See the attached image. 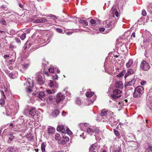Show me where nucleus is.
<instances>
[{"instance_id": "nucleus-1", "label": "nucleus", "mask_w": 152, "mask_h": 152, "mask_svg": "<svg viewBox=\"0 0 152 152\" xmlns=\"http://www.w3.org/2000/svg\"><path fill=\"white\" fill-rule=\"evenodd\" d=\"M118 20L117 18H116L115 17L113 16L109 20L104 21L103 24L105 28H109V30L110 31L115 27Z\"/></svg>"}, {"instance_id": "nucleus-2", "label": "nucleus", "mask_w": 152, "mask_h": 152, "mask_svg": "<svg viewBox=\"0 0 152 152\" xmlns=\"http://www.w3.org/2000/svg\"><path fill=\"white\" fill-rule=\"evenodd\" d=\"M144 89L141 86H139L136 87L134 90L133 94V97L134 98L140 97L144 92Z\"/></svg>"}, {"instance_id": "nucleus-3", "label": "nucleus", "mask_w": 152, "mask_h": 152, "mask_svg": "<svg viewBox=\"0 0 152 152\" xmlns=\"http://www.w3.org/2000/svg\"><path fill=\"white\" fill-rule=\"evenodd\" d=\"M27 92L28 93H31L32 92V88L34 86L33 81L31 79L28 78L25 84H24Z\"/></svg>"}, {"instance_id": "nucleus-4", "label": "nucleus", "mask_w": 152, "mask_h": 152, "mask_svg": "<svg viewBox=\"0 0 152 152\" xmlns=\"http://www.w3.org/2000/svg\"><path fill=\"white\" fill-rule=\"evenodd\" d=\"M122 92L118 89H115L113 91V94L111 95L113 99H115L121 97V94Z\"/></svg>"}, {"instance_id": "nucleus-5", "label": "nucleus", "mask_w": 152, "mask_h": 152, "mask_svg": "<svg viewBox=\"0 0 152 152\" xmlns=\"http://www.w3.org/2000/svg\"><path fill=\"white\" fill-rule=\"evenodd\" d=\"M140 67L141 69L145 71H148L150 68L149 64L144 60L142 61Z\"/></svg>"}, {"instance_id": "nucleus-6", "label": "nucleus", "mask_w": 152, "mask_h": 152, "mask_svg": "<svg viewBox=\"0 0 152 152\" xmlns=\"http://www.w3.org/2000/svg\"><path fill=\"white\" fill-rule=\"evenodd\" d=\"M65 98V94L61 92H58L56 95V101L58 104L63 101Z\"/></svg>"}, {"instance_id": "nucleus-7", "label": "nucleus", "mask_w": 152, "mask_h": 152, "mask_svg": "<svg viewBox=\"0 0 152 152\" xmlns=\"http://www.w3.org/2000/svg\"><path fill=\"white\" fill-rule=\"evenodd\" d=\"M24 113H28L29 115L33 116L36 115V110L34 107H31L29 108L28 110H25Z\"/></svg>"}, {"instance_id": "nucleus-8", "label": "nucleus", "mask_w": 152, "mask_h": 152, "mask_svg": "<svg viewBox=\"0 0 152 152\" xmlns=\"http://www.w3.org/2000/svg\"><path fill=\"white\" fill-rule=\"evenodd\" d=\"M113 114V113H112V112L108 110L104 109L101 111L100 114L101 117H102L108 115H111Z\"/></svg>"}, {"instance_id": "nucleus-9", "label": "nucleus", "mask_w": 152, "mask_h": 152, "mask_svg": "<svg viewBox=\"0 0 152 152\" xmlns=\"http://www.w3.org/2000/svg\"><path fill=\"white\" fill-rule=\"evenodd\" d=\"M69 141V138L64 135L61 138L60 140L58 141V143L64 145L68 142Z\"/></svg>"}, {"instance_id": "nucleus-10", "label": "nucleus", "mask_w": 152, "mask_h": 152, "mask_svg": "<svg viewBox=\"0 0 152 152\" xmlns=\"http://www.w3.org/2000/svg\"><path fill=\"white\" fill-rule=\"evenodd\" d=\"M36 80L38 84L40 85L44 84L45 79L43 78L41 75H38L36 77Z\"/></svg>"}, {"instance_id": "nucleus-11", "label": "nucleus", "mask_w": 152, "mask_h": 152, "mask_svg": "<svg viewBox=\"0 0 152 152\" xmlns=\"http://www.w3.org/2000/svg\"><path fill=\"white\" fill-rule=\"evenodd\" d=\"M13 54L12 56L13 57H12V59H10L8 62L9 65H12L13 64L15 61V59L16 58V53L15 51H13L12 53Z\"/></svg>"}, {"instance_id": "nucleus-12", "label": "nucleus", "mask_w": 152, "mask_h": 152, "mask_svg": "<svg viewBox=\"0 0 152 152\" xmlns=\"http://www.w3.org/2000/svg\"><path fill=\"white\" fill-rule=\"evenodd\" d=\"M136 68L137 66L133 68V69H128L127 71V72L126 73V74L125 75V78H126L129 75L133 74L134 73V70L136 69Z\"/></svg>"}, {"instance_id": "nucleus-13", "label": "nucleus", "mask_w": 152, "mask_h": 152, "mask_svg": "<svg viewBox=\"0 0 152 152\" xmlns=\"http://www.w3.org/2000/svg\"><path fill=\"white\" fill-rule=\"evenodd\" d=\"M55 100L54 96L52 95L49 96L47 99L48 103L49 104L53 103Z\"/></svg>"}, {"instance_id": "nucleus-14", "label": "nucleus", "mask_w": 152, "mask_h": 152, "mask_svg": "<svg viewBox=\"0 0 152 152\" xmlns=\"http://www.w3.org/2000/svg\"><path fill=\"white\" fill-rule=\"evenodd\" d=\"M48 86L50 87H53L56 88H58V84L57 83L52 80L50 81V82L48 84Z\"/></svg>"}, {"instance_id": "nucleus-15", "label": "nucleus", "mask_w": 152, "mask_h": 152, "mask_svg": "<svg viewBox=\"0 0 152 152\" xmlns=\"http://www.w3.org/2000/svg\"><path fill=\"white\" fill-rule=\"evenodd\" d=\"M39 98L42 100H45L46 98V95L44 92H40L38 95Z\"/></svg>"}, {"instance_id": "nucleus-16", "label": "nucleus", "mask_w": 152, "mask_h": 152, "mask_svg": "<svg viewBox=\"0 0 152 152\" xmlns=\"http://www.w3.org/2000/svg\"><path fill=\"white\" fill-rule=\"evenodd\" d=\"M0 83L1 84V85L0 86L1 87H0V90L1 93V94L3 95L4 96H5V94H4V92L3 90H1V88L3 89V88H4V91H7V89H6L5 88V86L4 85V83L2 80H1L0 81Z\"/></svg>"}, {"instance_id": "nucleus-17", "label": "nucleus", "mask_w": 152, "mask_h": 152, "mask_svg": "<svg viewBox=\"0 0 152 152\" xmlns=\"http://www.w3.org/2000/svg\"><path fill=\"white\" fill-rule=\"evenodd\" d=\"M7 150L8 152H16L18 151V149L15 147L10 146L8 148Z\"/></svg>"}, {"instance_id": "nucleus-18", "label": "nucleus", "mask_w": 152, "mask_h": 152, "mask_svg": "<svg viewBox=\"0 0 152 152\" xmlns=\"http://www.w3.org/2000/svg\"><path fill=\"white\" fill-rule=\"evenodd\" d=\"M47 19L45 18H42L39 19L34 20V23H44L47 21Z\"/></svg>"}, {"instance_id": "nucleus-19", "label": "nucleus", "mask_w": 152, "mask_h": 152, "mask_svg": "<svg viewBox=\"0 0 152 152\" xmlns=\"http://www.w3.org/2000/svg\"><path fill=\"white\" fill-rule=\"evenodd\" d=\"M115 87L121 88L123 87V84L122 81H119L115 82Z\"/></svg>"}, {"instance_id": "nucleus-20", "label": "nucleus", "mask_w": 152, "mask_h": 152, "mask_svg": "<svg viewBox=\"0 0 152 152\" xmlns=\"http://www.w3.org/2000/svg\"><path fill=\"white\" fill-rule=\"evenodd\" d=\"M110 115H108L104 117H101V121L108 123L109 122V118Z\"/></svg>"}, {"instance_id": "nucleus-21", "label": "nucleus", "mask_w": 152, "mask_h": 152, "mask_svg": "<svg viewBox=\"0 0 152 152\" xmlns=\"http://www.w3.org/2000/svg\"><path fill=\"white\" fill-rule=\"evenodd\" d=\"M111 10L113 11V13L114 15H115L117 17H118L119 16V13L118 11L116 10V7L114 6L111 9Z\"/></svg>"}, {"instance_id": "nucleus-22", "label": "nucleus", "mask_w": 152, "mask_h": 152, "mask_svg": "<svg viewBox=\"0 0 152 152\" xmlns=\"http://www.w3.org/2000/svg\"><path fill=\"white\" fill-rule=\"evenodd\" d=\"M57 130L58 131L61 132L64 134H65L66 132L65 130L62 125L58 126L57 128Z\"/></svg>"}, {"instance_id": "nucleus-23", "label": "nucleus", "mask_w": 152, "mask_h": 152, "mask_svg": "<svg viewBox=\"0 0 152 152\" xmlns=\"http://www.w3.org/2000/svg\"><path fill=\"white\" fill-rule=\"evenodd\" d=\"M113 131L114 134L117 137V139H118L121 137V135L120 134L118 131L117 129H113Z\"/></svg>"}, {"instance_id": "nucleus-24", "label": "nucleus", "mask_w": 152, "mask_h": 152, "mask_svg": "<svg viewBox=\"0 0 152 152\" xmlns=\"http://www.w3.org/2000/svg\"><path fill=\"white\" fill-rule=\"evenodd\" d=\"M133 63V60L130 58L129 60L128 61L126 64V66L127 68H129Z\"/></svg>"}, {"instance_id": "nucleus-25", "label": "nucleus", "mask_w": 152, "mask_h": 152, "mask_svg": "<svg viewBox=\"0 0 152 152\" xmlns=\"http://www.w3.org/2000/svg\"><path fill=\"white\" fill-rule=\"evenodd\" d=\"M136 81V79H134L132 80L131 81H129L126 84L125 86H132L133 85L135 82Z\"/></svg>"}, {"instance_id": "nucleus-26", "label": "nucleus", "mask_w": 152, "mask_h": 152, "mask_svg": "<svg viewBox=\"0 0 152 152\" xmlns=\"http://www.w3.org/2000/svg\"><path fill=\"white\" fill-rule=\"evenodd\" d=\"M59 113V110L58 109H56L54 110L52 113V115L53 117H56L58 115Z\"/></svg>"}, {"instance_id": "nucleus-27", "label": "nucleus", "mask_w": 152, "mask_h": 152, "mask_svg": "<svg viewBox=\"0 0 152 152\" xmlns=\"http://www.w3.org/2000/svg\"><path fill=\"white\" fill-rule=\"evenodd\" d=\"M79 22L80 24H82L84 26L88 25V22L85 20H80L79 21Z\"/></svg>"}, {"instance_id": "nucleus-28", "label": "nucleus", "mask_w": 152, "mask_h": 152, "mask_svg": "<svg viewBox=\"0 0 152 152\" xmlns=\"http://www.w3.org/2000/svg\"><path fill=\"white\" fill-rule=\"evenodd\" d=\"M87 133L90 134V135L93 134L94 133V129L90 128H88L87 130Z\"/></svg>"}, {"instance_id": "nucleus-29", "label": "nucleus", "mask_w": 152, "mask_h": 152, "mask_svg": "<svg viewBox=\"0 0 152 152\" xmlns=\"http://www.w3.org/2000/svg\"><path fill=\"white\" fill-rule=\"evenodd\" d=\"M55 129L53 127H50L48 129V133L49 134H52L54 133Z\"/></svg>"}, {"instance_id": "nucleus-30", "label": "nucleus", "mask_w": 152, "mask_h": 152, "mask_svg": "<svg viewBox=\"0 0 152 152\" xmlns=\"http://www.w3.org/2000/svg\"><path fill=\"white\" fill-rule=\"evenodd\" d=\"M126 73V70H124L122 72L120 73L117 75V77H122Z\"/></svg>"}, {"instance_id": "nucleus-31", "label": "nucleus", "mask_w": 152, "mask_h": 152, "mask_svg": "<svg viewBox=\"0 0 152 152\" xmlns=\"http://www.w3.org/2000/svg\"><path fill=\"white\" fill-rule=\"evenodd\" d=\"M94 94V93L93 92H87L86 94V95L87 97L90 98Z\"/></svg>"}, {"instance_id": "nucleus-32", "label": "nucleus", "mask_w": 152, "mask_h": 152, "mask_svg": "<svg viewBox=\"0 0 152 152\" xmlns=\"http://www.w3.org/2000/svg\"><path fill=\"white\" fill-rule=\"evenodd\" d=\"M46 91L48 94H53L56 92L55 90L54 89H52V90L48 89Z\"/></svg>"}, {"instance_id": "nucleus-33", "label": "nucleus", "mask_w": 152, "mask_h": 152, "mask_svg": "<svg viewBox=\"0 0 152 152\" xmlns=\"http://www.w3.org/2000/svg\"><path fill=\"white\" fill-rule=\"evenodd\" d=\"M121 149L119 147H115L113 152H121Z\"/></svg>"}, {"instance_id": "nucleus-34", "label": "nucleus", "mask_w": 152, "mask_h": 152, "mask_svg": "<svg viewBox=\"0 0 152 152\" xmlns=\"http://www.w3.org/2000/svg\"><path fill=\"white\" fill-rule=\"evenodd\" d=\"M94 133L95 134H94V135L95 136H97V134H98L99 133L100 131L98 129V128L96 129V128H94Z\"/></svg>"}, {"instance_id": "nucleus-35", "label": "nucleus", "mask_w": 152, "mask_h": 152, "mask_svg": "<svg viewBox=\"0 0 152 152\" xmlns=\"http://www.w3.org/2000/svg\"><path fill=\"white\" fill-rule=\"evenodd\" d=\"M45 144L43 142L42 143L41 145V149L42 152H45Z\"/></svg>"}, {"instance_id": "nucleus-36", "label": "nucleus", "mask_w": 152, "mask_h": 152, "mask_svg": "<svg viewBox=\"0 0 152 152\" xmlns=\"http://www.w3.org/2000/svg\"><path fill=\"white\" fill-rule=\"evenodd\" d=\"M56 66L55 67V66L52 67H50L48 69V71L50 72L53 73L54 72L55 69H56Z\"/></svg>"}, {"instance_id": "nucleus-37", "label": "nucleus", "mask_w": 152, "mask_h": 152, "mask_svg": "<svg viewBox=\"0 0 152 152\" xmlns=\"http://www.w3.org/2000/svg\"><path fill=\"white\" fill-rule=\"evenodd\" d=\"M109 122L108 123V124H109L110 123H115L116 122V121H115L114 118L113 117L110 118V117L109 118Z\"/></svg>"}, {"instance_id": "nucleus-38", "label": "nucleus", "mask_w": 152, "mask_h": 152, "mask_svg": "<svg viewBox=\"0 0 152 152\" xmlns=\"http://www.w3.org/2000/svg\"><path fill=\"white\" fill-rule=\"evenodd\" d=\"M76 103L79 105H80L81 104V102L79 97L77 98L75 100Z\"/></svg>"}, {"instance_id": "nucleus-39", "label": "nucleus", "mask_w": 152, "mask_h": 152, "mask_svg": "<svg viewBox=\"0 0 152 152\" xmlns=\"http://www.w3.org/2000/svg\"><path fill=\"white\" fill-rule=\"evenodd\" d=\"M65 132H66L65 133V134L67 133L69 135L72 134V132L69 128H67L66 130H65Z\"/></svg>"}, {"instance_id": "nucleus-40", "label": "nucleus", "mask_w": 152, "mask_h": 152, "mask_svg": "<svg viewBox=\"0 0 152 152\" xmlns=\"http://www.w3.org/2000/svg\"><path fill=\"white\" fill-rule=\"evenodd\" d=\"M29 66V64H23L22 68L24 69H26Z\"/></svg>"}, {"instance_id": "nucleus-41", "label": "nucleus", "mask_w": 152, "mask_h": 152, "mask_svg": "<svg viewBox=\"0 0 152 152\" xmlns=\"http://www.w3.org/2000/svg\"><path fill=\"white\" fill-rule=\"evenodd\" d=\"M55 138L57 140H58L59 141L61 138H60V135L58 133H57L55 135Z\"/></svg>"}, {"instance_id": "nucleus-42", "label": "nucleus", "mask_w": 152, "mask_h": 152, "mask_svg": "<svg viewBox=\"0 0 152 152\" xmlns=\"http://www.w3.org/2000/svg\"><path fill=\"white\" fill-rule=\"evenodd\" d=\"M96 147L95 145H92L89 148V150L90 151H92L95 149Z\"/></svg>"}, {"instance_id": "nucleus-43", "label": "nucleus", "mask_w": 152, "mask_h": 152, "mask_svg": "<svg viewBox=\"0 0 152 152\" xmlns=\"http://www.w3.org/2000/svg\"><path fill=\"white\" fill-rule=\"evenodd\" d=\"M90 23L93 26H95L96 25V21L93 19H91L90 21Z\"/></svg>"}, {"instance_id": "nucleus-44", "label": "nucleus", "mask_w": 152, "mask_h": 152, "mask_svg": "<svg viewBox=\"0 0 152 152\" xmlns=\"http://www.w3.org/2000/svg\"><path fill=\"white\" fill-rule=\"evenodd\" d=\"M15 31L14 30H11L8 33L10 35L13 36L15 34Z\"/></svg>"}, {"instance_id": "nucleus-45", "label": "nucleus", "mask_w": 152, "mask_h": 152, "mask_svg": "<svg viewBox=\"0 0 152 152\" xmlns=\"http://www.w3.org/2000/svg\"><path fill=\"white\" fill-rule=\"evenodd\" d=\"M26 37V33H23L22 34L20 37V38L22 40H23Z\"/></svg>"}, {"instance_id": "nucleus-46", "label": "nucleus", "mask_w": 152, "mask_h": 152, "mask_svg": "<svg viewBox=\"0 0 152 152\" xmlns=\"http://www.w3.org/2000/svg\"><path fill=\"white\" fill-rule=\"evenodd\" d=\"M147 96L150 97H152V88L149 91L147 94Z\"/></svg>"}, {"instance_id": "nucleus-47", "label": "nucleus", "mask_w": 152, "mask_h": 152, "mask_svg": "<svg viewBox=\"0 0 152 152\" xmlns=\"http://www.w3.org/2000/svg\"><path fill=\"white\" fill-rule=\"evenodd\" d=\"M146 150L148 152H152V147L151 145H149L147 148Z\"/></svg>"}, {"instance_id": "nucleus-48", "label": "nucleus", "mask_w": 152, "mask_h": 152, "mask_svg": "<svg viewBox=\"0 0 152 152\" xmlns=\"http://www.w3.org/2000/svg\"><path fill=\"white\" fill-rule=\"evenodd\" d=\"M96 95H94L93 97V99L92 100H91V99L89 100V102H90L91 103H93V102H94L95 100L96 99Z\"/></svg>"}, {"instance_id": "nucleus-49", "label": "nucleus", "mask_w": 152, "mask_h": 152, "mask_svg": "<svg viewBox=\"0 0 152 152\" xmlns=\"http://www.w3.org/2000/svg\"><path fill=\"white\" fill-rule=\"evenodd\" d=\"M11 56H10L9 55H4V58L6 60H8V59H10V58H11L12 57H11Z\"/></svg>"}, {"instance_id": "nucleus-50", "label": "nucleus", "mask_w": 152, "mask_h": 152, "mask_svg": "<svg viewBox=\"0 0 152 152\" xmlns=\"http://www.w3.org/2000/svg\"><path fill=\"white\" fill-rule=\"evenodd\" d=\"M15 40L16 42L18 43V44H20L21 41L20 39L17 37H15Z\"/></svg>"}, {"instance_id": "nucleus-51", "label": "nucleus", "mask_w": 152, "mask_h": 152, "mask_svg": "<svg viewBox=\"0 0 152 152\" xmlns=\"http://www.w3.org/2000/svg\"><path fill=\"white\" fill-rule=\"evenodd\" d=\"M15 137L12 135H10L9 137V139L8 140V142H9V140H10V142L12 141L14 138Z\"/></svg>"}, {"instance_id": "nucleus-52", "label": "nucleus", "mask_w": 152, "mask_h": 152, "mask_svg": "<svg viewBox=\"0 0 152 152\" xmlns=\"http://www.w3.org/2000/svg\"><path fill=\"white\" fill-rule=\"evenodd\" d=\"M146 12L144 10H143L142 11V14L144 16H145L146 15Z\"/></svg>"}, {"instance_id": "nucleus-53", "label": "nucleus", "mask_w": 152, "mask_h": 152, "mask_svg": "<svg viewBox=\"0 0 152 152\" xmlns=\"http://www.w3.org/2000/svg\"><path fill=\"white\" fill-rule=\"evenodd\" d=\"M56 30L57 31V32L61 33L63 32V30L62 29L59 28H57L56 29Z\"/></svg>"}, {"instance_id": "nucleus-54", "label": "nucleus", "mask_w": 152, "mask_h": 152, "mask_svg": "<svg viewBox=\"0 0 152 152\" xmlns=\"http://www.w3.org/2000/svg\"><path fill=\"white\" fill-rule=\"evenodd\" d=\"M52 78L54 80H57L58 79V76L57 75H55Z\"/></svg>"}, {"instance_id": "nucleus-55", "label": "nucleus", "mask_w": 152, "mask_h": 152, "mask_svg": "<svg viewBox=\"0 0 152 152\" xmlns=\"http://www.w3.org/2000/svg\"><path fill=\"white\" fill-rule=\"evenodd\" d=\"M9 76L12 78H14V77H13V74L12 73H10L9 74Z\"/></svg>"}, {"instance_id": "nucleus-56", "label": "nucleus", "mask_w": 152, "mask_h": 152, "mask_svg": "<svg viewBox=\"0 0 152 152\" xmlns=\"http://www.w3.org/2000/svg\"><path fill=\"white\" fill-rule=\"evenodd\" d=\"M4 101L3 99H1L0 100V104L1 105H3L4 104Z\"/></svg>"}, {"instance_id": "nucleus-57", "label": "nucleus", "mask_w": 152, "mask_h": 152, "mask_svg": "<svg viewBox=\"0 0 152 152\" xmlns=\"http://www.w3.org/2000/svg\"><path fill=\"white\" fill-rule=\"evenodd\" d=\"M105 30L104 28H99V30L100 31H104Z\"/></svg>"}, {"instance_id": "nucleus-58", "label": "nucleus", "mask_w": 152, "mask_h": 152, "mask_svg": "<svg viewBox=\"0 0 152 152\" xmlns=\"http://www.w3.org/2000/svg\"><path fill=\"white\" fill-rule=\"evenodd\" d=\"M14 68V67H13V66H12V65H9V68L10 69L12 70Z\"/></svg>"}, {"instance_id": "nucleus-59", "label": "nucleus", "mask_w": 152, "mask_h": 152, "mask_svg": "<svg viewBox=\"0 0 152 152\" xmlns=\"http://www.w3.org/2000/svg\"><path fill=\"white\" fill-rule=\"evenodd\" d=\"M43 73L44 74L47 75V76H49V74L46 71H44L43 72Z\"/></svg>"}, {"instance_id": "nucleus-60", "label": "nucleus", "mask_w": 152, "mask_h": 152, "mask_svg": "<svg viewBox=\"0 0 152 152\" xmlns=\"http://www.w3.org/2000/svg\"><path fill=\"white\" fill-rule=\"evenodd\" d=\"M1 8L4 9L5 10H7V8L5 7L4 5H2L1 6Z\"/></svg>"}, {"instance_id": "nucleus-61", "label": "nucleus", "mask_w": 152, "mask_h": 152, "mask_svg": "<svg viewBox=\"0 0 152 152\" xmlns=\"http://www.w3.org/2000/svg\"><path fill=\"white\" fill-rule=\"evenodd\" d=\"M84 133H83L80 136L81 137H83V139H84L85 138V137L84 136Z\"/></svg>"}, {"instance_id": "nucleus-62", "label": "nucleus", "mask_w": 152, "mask_h": 152, "mask_svg": "<svg viewBox=\"0 0 152 152\" xmlns=\"http://www.w3.org/2000/svg\"><path fill=\"white\" fill-rule=\"evenodd\" d=\"M30 31V30L29 29H26L25 30V32L26 33H29Z\"/></svg>"}, {"instance_id": "nucleus-63", "label": "nucleus", "mask_w": 152, "mask_h": 152, "mask_svg": "<svg viewBox=\"0 0 152 152\" xmlns=\"http://www.w3.org/2000/svg\"><path fill=\"white\" fill-rule=\"evenodd\" d=\"M19 7H20L21 8H23V7H24V5H22V4H21L20 3H19Z\"/></svg>"}, {"instance_id": "nucleus-64", "label": "nucleus", "mask_w": 152, "mask_h": 152, "mask_svg": "<svg viewBox=\"0 0 152 152\" xmlns=\"http://www.w3.org/2000/svg\"><path fill=\"white\" fill-rule=\"evenodd\" d=\"M28 44V45L29 47H30L32 45L31 43H29V42H27L25 45L27 44V45Z\"/></svg>"}]
</instances>
